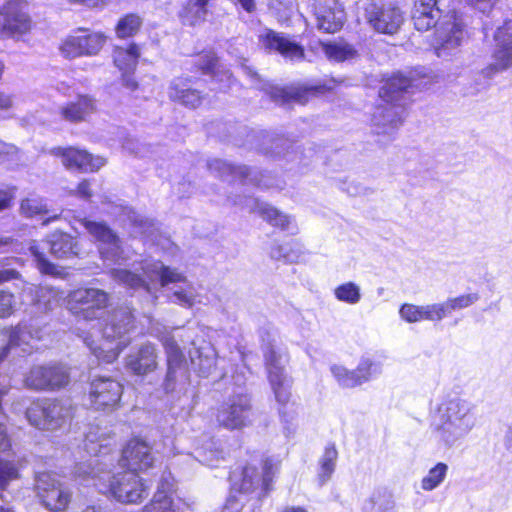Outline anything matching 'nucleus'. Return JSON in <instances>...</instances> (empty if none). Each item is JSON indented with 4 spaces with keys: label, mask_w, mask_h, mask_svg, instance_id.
I'll use <instances>...</instances> for the list:
<instances>
[{
    "label": "nucleus",
    "mask_w": 512,
    "mask_h": 512,
    "mask_svg": "<svg viewBox=\"0 0 512 512\" xmlns=\"http://www.w3.org/2000/svg\"><path fill=\"white\" fill-rule=\"evenodd\" d=\"M3 420L4 417L0 414V452L8 450L11 446L10 438Z\"/></svg>",
    "instance_id": "59"
},
{
    "label": "nucleus",
    "mask_w": 512,
    "mask_h": 512,
    "mask_svg": "<svg viewBox=\"0 0 512 512\" xmlns=\"http://www.w3.org/2000/svg\"><path fill=\"white\" fill-rule=\"evenodd\" d=\"M209 0H187L179 12L183 24L195 26L205 20Z\"/></svg>",
    "instance_id": "32"
},
{
    "label": "nucleus",
    "mask_w": 512,
    "mask_h": 512,
    "mask_svg": "<svg viewBox=\"0 0 512 512\" xmlns=\"http://www.w3.org/2000/svg\"><path fill=\"white\" fill-rule=\"evenodd\" d=\"M279 467V460L267 458L263 462V473L260 476L255 467L246 466L242 472L239 490L244 493H249L262 485L264 490L268 491L270 482L272 481L273 476L278 472Z\"/></svg>",
    "instance_id": "20"
},
{
    "label": "nucleus",
    "mask_w": 512,
    "mask_h": 512,
    "mask_svg": "<svg viewBox=\"0 0 512 512\" xmlns=\"http://www.w3.org/2000/svg\"><path fill=\"white\" fill-rule=\"evenodd\" d=\"M97 110L96 101L88 95H81L75 101L60 108L61 116L70 122L85 121Z\"/></svg>",
    "instance_id": "27"
},
{
    "label": "nucleus",
    "mask_w": 512,
    "mask_h": 512,
    "mask_svg": "<svg viewBox=\"0 0 512 512\" xmlns=\"http://www.w3.org/2000/svg\"><path fill=\"white\" fill-rule=\"evenodd\" d=\"M121 221L129 226L134 236L151 237L155 230L152 219L146 218L129 207H121Z\"/></svg>",
    "instance_id": "31"
},
{
    "label": "nucleus",
    "mask_w": 512,
    "mask_h": 512,
    "mask_svg": "<svg viewBox=\"0 0 512 512\" xmlns=\"http://www.w3.org/2000/svg\"><path fill=\"white\" fill-rule=\"evenodd\" d=\"M18 477L17 467L12 462L0 459V489H5L10 481Z\"/></svg>",
    "instance_id": "51"
},
{
    "label": "nucleus",
    "mask_w": 512,
    "mask_h": 512,
    "mask_svg": "<svg viewBox=\"0 0 512 512\" xmlns=\"http://www.w3.org/2000/svg\"><path fill=\"white\" fill-rule=\"evenodd\" d=\"M110 276L113 280L119 282L120 284H123L127 287L138 289V288H144L145 291L150 294L154 300L157 299L156 292L154 291L153 287L147 283L142 277L139 275L126 270V269H116L113 268L109 271Z\"/></svg>",
    "instance_id": "34"
},
{
    "label": "nucleus",
    "mask_w": 512,
    "mask_h": 512,
    "mask_svg": "<svg viewBox=\"0 0 512 512\" xmlns=\"http://www.w3.org/2000/svg\"><path fill=\"white\" fill-rule=\"evenodd\" d=\"M68 380V374L62 366L38 365L31 368L25 375L24 385L35 391L54 390L65 386Z\"/></svg>",
    "instance_id": "16"
},
{
    "label": "nucleus",
    "mask_w": 512,
    "mask_h": 512,
    "mask_svg": "<svg viewBox=\"0 0 512 512\" xmlns=\"http://www.w3.org/2000/svg\"><path fill=\"white\" fill-rule=\"evenodd\" d=\"M512 64V47H498L494 53V61L484 68V74L493 76L499 71L505 70Z\"/></svg>",
    "instance_id": "42"
},
{
    "label": "nucleus",
    "mask_w": 512,
    "mask_h": 512,
    "mask_svg": "<svg viewBox=\"0 0 512 512\" xmlns=\"http://www.w3.org/2000/svg\"><path fill=\"white\" fill-rule=\"evenodd\" d=\"M167 355V374L163 383L166 393L173 392L179 381L187 379V370L185 358L177 344L175 336L170 332H165L160 336Z\"/></svg>",
    "instance_id": "12"
},
{
    "label": "nucleus",
    "mask_w": 512,
    "mask_h": 512,
    "mask_svg": "<svg viewBox=\"0 0 512 512\" xmlns=\"http://www.w3.org/2000/svg\"><path fill=\"white\" fill-rule=\"evenodd\" d=\"M142 25V19L136 14H129L121 18L116 26V34L119 38L131 37L138 32Z\"/></svg>",
    "instance_id": "45"
},
{
    "label": "nucleus",
    "mask_w": 512,
    "mask_h": 512,
    "mask_svg": "<svg viewBox=\"0 0 512 512\" xmlns=\"http://www.w3.org/2000/svg\"><path fill=\"white\" fill-rule=\"evenodd\" d=\"M94 465H98L97 460L90 461L87 464H77L75 475L83 479L92 476L95 481L107 488V492L122 503H139L148 496L149 486L134 472L125 471L111 476L109 472L96 473Z\"/></svg>",
    "instance_id": "3"
},
{
    "label": "nucleus",
    "mask_w": 512,
    "mask_h": 512,
    "mask_svg": "<svg viewBox=\"0 0 512 512\" xmlns=\"http://www.w3.org/2000/svg\"><path fill=\"white\" fill-rule=\"evenodd\" d=\"M122 385L109 377H99L90 384L89 400L96 410H114L121 399Z\"/></svg>",
    "instance_id": "17"
},
{
    "label": "nucleus",
    "mask_w": 512,
    "mask_h": 512,
    "mask_svg": "<svg viewBox=\"0 0 512 512\" xmlns=\"http://www.w3.org/2000/svg\"><path fill=\"white\" fill-rule=\"evenodd\" d=\"M364 11L367 22L379 33H396L404 20L400 9L391 3L381 6L367 3Z\"/></svg>",
    "instance_id": "14"
},
{
    "label": "nucleus",
    "mask_w": 512,
    "mask_h": 512,
    "mask_svg": "<svg viewBox=\"0 0 512 512\" xmlns=\"http://www.w3.org/2000/svg\"><path fill=\"white\" fill-rule=\"evenodd\" d=\"M260 41L266 49L276 51L290 61H300L304 58L303 47L283 33L268 30L261 35Z\"/></svg>",
    "instance_id": "21"
},
{
    "label": "nucleus",
    "mask_w": 512,
    "mask_h": 512,
    "mask_svg": "<svg viewBox=\"0 0 512 512\" xmlns=\"http://www.w3.org/2000/svg\"><path fill=\"white\" fill-rule=\"evenodd\" d=\"M193 349L189 351L192 367L201 376H209L216 368L217 353L213 345L202 341L200 344L193 339Z\"/></svg>",
    "instance_id": "23"
},
{
    "label": "nucleus",
    "mask_w": 512,
    "mask_h": 512,
    "mask_svg": "<svg viewBox=\"0 0 512 512\" xmlns=\"http://www.w3.org/2000/svg\"><path fill=\"white\" fill-rule=\"evenodd\" d=\"M17 306V301L13 293L8 290L0 289V318L11 316Z\"/></svg>",
    "instance_id": "50"
},
{
    "label": "nucleus",
    "mask_w": 512,
    "mask_h": 512,
    "mask_svg": "<svg viewBox=\"0 0 512 512\" xmlns=\"http://www.w3.org/2000/svg\"><path fill=\"white\" fill-rule=\"evenodd\" d=\"M334 296L341 302L355 305L361 299V290L354 282H346L334 289Z\"/></svg>",
    "instance_id": "44"
},
{
    "label": "nucleus",
    "mask_w": 512,
    "mask_h": 512,
    "mask_svg": "<svg viewBox=\"0 0 512 512\" xmlns=\"http://www.w3.org/2000/svg\"><path fill=\"white\" fill-rule=\"evenodd\" d=\"M132 72L133 71H123V74H122V84L127 89H129L131 91H134V90H136L138 88V83L134 79Z\"/></svg>",
    "instance_id": "62"
},
{
    "label": "nucleus",
    "mask_w": 512,
    "mask_h": 512,
    "mask_svg": "<svg viewBox=\"0 0 512 512\" xmlns=\"http://www.w3.org/2000/svg\"><path fill=\"white\" fill-rule=\"evenodd\" d=\"M126 367L135 375H146L157 367L156 348L153 344L146 343L130 353L126 358Z\"/></svg>",
    "instance_id": "25"
},
{
    "label": "nucleus",
    "mask_w": 512,
    "mask_h": 512,
    "mask_svg": "<svg viewBox=\"0 0 512 512\" xmlns=\"http://www.w3.org/2000/svg\"><path fill=\"white\" fill-rule=\"evenodd\" d=\"M465 23L455 12L447 13L436 30L435 52L440 58H447L462 45L465 39Z\"/></svg>",
    "instance_id": "10"
},
{
    "label": "nucleus",
    "mask_w": 512,
    "mask_h": 512,
    "mask_svg": "<svg viewBox=\"0 0 512 512\" xmlns=\"http://www.w3.org/2000/svg\"><path fill=\"white\" fill-rule=\"evenodd\" d=\"M105 36L98 32L78 30L64 39L61 54L68 59L97 55L105 43Z\"/></svg>",
    "instance_id": "11"
},
{
    "label": "nucleus",
    "mask_w": 512,
    "mask_h": 512,
    "mask_svg": "<svg viewBox=\"0 0 512 512\" xmlns=\"http://www.w3.org/2000/svg\"><path fill=\"white\" fill-rule=\"evenodd\" d=\"M168 95L173 101H178L190 108L198 107L202 100L200 92L196 89H191L185 79L172 81L169 86Z\"/></svg>",
    "instance_id": "30"
},
{
    "label": "nucleus",
    "mask_w": 512,
    "mask_h": 512,
    "mask_svg": "<svg viewBox=\"0 0 512 512\" xmlns=\"http://www.w3.org/2000/svg\"><path fill=\"white\" fill-rule=\"evenodd\" d=\"M494 38L498 47H512V19L497 29Z\"/></svg>",
    "instance_id": "53"
},
{
    "label": "nucleus",
    "mask_w": 512,
    "mask_h": 512,
    "mask_svg": "<svg viewBox=\"0 0 512 512\" xmlns=\"http://www.w3.org/2000/svg\"><path fill=\"white\" fill-rule=\"evenodd\" d=\"M370 501L378 509H384L385 512L393 507L392 495L386 488L376 489L372 493Z\"/></svg>",
    "instance_id": "52"
},
{
    "label": "nucleus",
    "mask_w": 512,
    "mask_h": 512,
    "mask_svg": "<svg viewBox=\"0 0 512 512\" xmlns=\"http://www.w3.org/2000/svg\"><path fill=\"white\" fill-rule=\"evenodd\" d=\"M77 194L82 198L91 197L90 184L88 181H82L77 187Z\"/></svg>",
    "instance_id": "63"
},
{
    "label": "nucleus",
    "mask_w": 512,
    "mask_h": 512,
    "mask_svg": "<svg viewBox=\"0 0 512 512\" xmlns=\"http://www.w3.org/2000/svg\"><path fill=\"white\" fill-rule=\"evenodd\" d=\"M241 69L247 76H249L255 82H261L258 73L254 71L253 68L246 63V61L241 64Z\"/></svg>",
    "instance_id": "64"
},
{
    "label": "nucleus",
    "mask_w": 512,
    "mask_h": 512,
    "mask_svg": "<svg viewBox=\"0 0 512 512\" xmlns=\"http://www.w3.org/2000/svg\"><path fill=\"white\" fill-rule=\"evenodd\" d=\"M1 334L7 339V343L0 347V362L5 360L13 350L28 345V340L38 337V331H32L26 322H20L15 326L6 327Z\"/></svg>",
    "instance_id": "24"
},
{
    "label": "nucleus",
    "mask_w": 512,
    "mask_h": 512,
    "mask_svg": "<svg viewBox=\"0 0 512 512\" xmlns=\"http://www.w3.org/2000/svg\"><path fill=\"white\" fill-rule=\"evenodd\" d=\"M113 443L114 438L106 429L93 426L86 434L84 446L88 454L98 456L107 454Z\"/></svg>",
    "instance_id": "29"
},
{
    "label": "nucleus",
    "mask_w": 512,
    "mask_h": 512,
    "mask_svg": "<svg viewBox=\"0 0 512 512\" xmlns=\"http://www.w3.org/2000/svg\"><path fill=\"white\" fill-rule=\"evenodd\" d=\"M338 459V451L334 444H328L319 460L320 472L318 475L321 485L325 484L333 474Z\"/></svg>",
    "instance_id": "40"
},
{
    "label": "nucleus",
    "mask_w": 512,
    "mask_h": 512,
    "mask_svg": "<svg viewBox=\"0 0 512 512\" xmlns=\"http://www.w3.org/2000/svg\"><path fill=\"white\" fill-rule=\"evenodd\" d=\"M17 152L18 149L15 145L0 140V161L13 157Z\"/></svg>",
    "instance_id": "60"
},
{
    "label": "nucleus",
    "mask_w": 512,
    "mask_h": 512,
    "mask_svg": "<svg viewBox=\"0 0 512 512\" xmlns=\"http://www.w3.org/2000/svg\"><path fill=\"white\" fill-rule=\"evenodd\" d=\"M255 208V211L266 221L271 223L273 226L279 227L282 230H289L292 224V219L270 206L267 203L259 202L256 199H249Z\"/></svg>",
    "instance_id": "33"
},
{
    "label": "nucleus",
    "mask_w": 512,
    "mask_h": 512,
    "mask_svg": "<svg viewBox=\"0 0 512 512\" xmlns=\"http://www.w3.org/2000/svg\"><path fill=\"white\" fill-rule=\"evenodd\" d=\"M316 26L326 33H335L345 22L346 14L338 0H315Z\"/></svg>",
    "instance_id": "18"
},
{
    "label": "nucleus",
    "mask_w": 512,
    "mask_h": 512,
    "mask_svg": "<svg viewBox=\"0 0 512 512\" xmlns=\"http://www.w3.org/2000/svg\"><path fill=\"white\" fill-rule=\"evenodd\" d=\"M20 211L26 217L46 214L47 204L39 197H29L21 202Z\"/></svg>",
    "instance_id": "48"
},
{
    "label": "nucleus",
    "mask_w": 512,
    "mask_h": 512,
    "mask_svg": "<svg viewBox=\"0 0 512 512\" xmlns=\"http://www.w3.org/2000/svg\"><path fill=\"white\" fill-rule=\"evenodd\" d=\"M412 87V80L402 73L393 75L381 87L379 95L386 105L378 106L373 113L376 133L389 134L402 123L404 103L401 101Z\"/></svg>",
    "instance_id": "4"
},
{
    "label": "nucleus",
    "mask_w": 512,
    "mask_h": 512,
    "mask_svg": "<svg viewBox=\"0 0 512 512\" xmlns=\"http://www.w3.org/2000/svg\"><path fill=\"white\" fill-rule=\"evenodd\" d=\"M492 76L484 74V68L474 75L472 82L466 87L465 94L469 96L478 95L489 87V79Z\"/></svg>",
    "instance_id": "49"
},
{
    "label": "nucleus",
    "mask_w": 512,
    "mask_h": 512,
    "mask_svg": "<svg viewBox=\"0 0 512 512\" xmlns=\"http://www.w3.org/2000/svg\"><path fill=\"white\" fill-rule=\"evenodd\" d=\"M480 299L478 293H469L459 295L457 297L448 298L446 301L439 303L441 307L442 319L448 317L452 312L467 308Z\"/></svg>",
    "instance_id": "39"
},
{
    "label": "nucleus",
    "mask_w": 512,
    "mask_h": 512,
    "mask_svg": "<svg viewBox=\"0 0 512 512\" xmlns=\"http://www.w3.org/2000/svg\"><path fill=\"white\" fill-rule=\"evenodd\" d=\"M14 107V96L12 94L0 91V119H7L12 116L11 111Z\"/></svg>",
    "instance_id": "58"
},
{
    "label": "nucleus",
    "mask_w": 512,
    "mask_h": 512,
    "mask_svg": "<svg viewBox=\"0 0 512 512\" xmlns=\"http://www.w3.org/2000/svg\"><path fill=\"white\" fill-rule=\"evenodd\" d=\"M89 235L99 243V253L103 262L121 264L129 259V254L118 235L105 223L86 218L80 220Z\"/></svg>",
    "instance_id": "6"
},
{
    "label": "nucleus",
    "mask_w": 512,
    "mask_h": 512,
    "mask_svg": "<svg viewBox=\"0 0 512 512\" xmlns=\"http://www.w3.org/2000/svg\"><path fill=\"white\" fill-rule=\"evenodd\" d=\"M31 254L34 256L35 261L37 263V267L42 273L45 274H55L56 273V267L54 264L49 262L43 252L39 250V248L36 245L30 246Z\"/></svg>",
    "instance_id": "54"
},
{
    "label": "nucleus",
    "mask_w": 512,
    "mask_h": 512,
    "mask_svg": "<svg viewBox=\"0 0 512 512\" xmlns=\"http://www.w3.org/2000/svg\"><path fill=\"white\" fill-rule=\"evenodd\" d=\"M220 458V453L212 449H196L195 459L207 466H214Z\"/></svg>",
    "instance_id": "56"
},
{
    "label": "nucleus",
    "mask_w": 512,
    "mask_h": 512,
    "mask_svg": "<svg viewBox=\"0 0 512 512\" xmlns=\"http://www.w3.org/2000/svg\"><path fill=\"white\" fill-rule=\"evenodd\" d=\"M109 303V295L98 288H78L67 296L69 310L85 320L99 318Z\"/></svg>",
    "instance_id": "8"
},
{
    "label": "nucleus",
    "mask_w": 512,
    "mask_h": 512,
    "mask_svg": "<svg viewBox=\"0 0 512 512\" xmlns=\"http://www.w3.org/2000/svg\"><path fill=\"white\" fill-rule=\"evenodd\" d=\"M142 270L150 282L159 281L160 287L175 284L170 296L171 302L189 308L198 301V291L177 269L165 266L161 261L145 260Z\"/></svg>",
    "instance_id": "5"
},
{
    "label": "nucleus",
    "mask_w": 512,
    "mask_h": 512,
    "mask_svg": "<svg viewBox=\"0 0 512 512\" xmlns=\"http://www.w3.org/2000/svg\"><path fill=\"white\" fill-rule=\"evenodd\" d=\"M49 248L50 253L57 258H66L74 252V240L65 233H54L51 238L45 243Z\"/></svg>",
    "instance_id": "37"
},
{
    "label": "nucleus",
    "mask_w": 512,
    "mask_h": 512,
    "mask_svg": "<svg viewBox=\"0 0 512 512\" xmlns=\"http://www.w3.org/2000/svg\"><path fill=\"white\" fill-rule=\"evenodd\" d=\"M155 461L150 445L139 438L130 440L122 453L123 466H127L132 472L146 471Z\"/></svg>",
    "instance_id": "19"
},
{
    "label": "nucleus",
    "mask_w": 512,
    "mask_h": 512,
    "mask_svg": "<svg viewBox=\"0 0 512 512\" xmlns=\"http://www.w3.org/2000/svg\"><path fill=\"white\" fill-rule=\"evenodd\" d=\"M139 57L140 48L136 44L116 47L113 53L114 63L121 71H134Z\"/></svg>",
    "instance_id": "35"
},
{
    "label": "nucleus",
    "mask_w": 512,
    "mask_h": 512,
    "mask_svg": "<svg viewBox=\"0 0 512 512\" xmlns=\"http://www.w3.org/2000/svg\"><path fill=\"white\" fill-rule=\"evenodd\" d=\"M134 320L130 307H117L108 317L100 343L96 344L90 334H86L83 341L98 360L111 363L130 343L129 333L134 328Z\"/></svg>",
    "instance_id": "2"
},
{
    "label": "nucleus",
    "mask_w": 512,
    "mask_h": 512,
    "mask_svg": "<svg viewBox=\"0 0 512 512\" xmlns=\"http://www.w3.org/2000/svg\"><path fill=\"white\" fill-rule=\"evenodd\" d=\"M476 423L475 405L466 399L453 398L438 407L431 429L438 442L451 447L467 436Z\"/></svg>",
    "instance_id": "1"
},
{
    "label": "nucleus",
    "mask_w": 512,
    "mask_h": 512,
    "mask_svg": "<svg viewBox=\"0 0 512 512\" xmlns=\"http://www.w3.org/2000/svg\"><path fill=\"white\" fill-rule=\"evenodd\" d=\"M448 466L444 463H438L431 468L428 474L422 479L421 487L425 491H431L437 488L445 479Z\"/></svg>",
    "instance_id": "47"
},
{
    "label": "nucleus",
    "mask_w": 512,
    "mask_h": 512,
    "mask_svg": "<svg viewBox=\"0 0 512 512\" xmlns=\"http://www.w3.org/2000/svg\"><path fill=\"white\" fill-rule=\"evenodd\" d=\"M55 296V292L50 288H41L38 292V300L36 306L42 313L51 310V299Z\"/></svg>",
    "instance_id": "57"
},
{
    "label": "nucleus",
    "mask_w": 512,
    "mask_h": 512,
    "mask_svg": "<svg viewBox=\"0 0 512 512\" xmlns=\"http://www.w3.org/2000/svg\"><path fill=\"white\" fill-rule=\"evenodd\" d=\"M35 491L43 506L51 512L66 510L72 497L69 488L49 472L36 475Z\"/></svg>",
    "instance_id": "9"
},
{
    "label": "nucleus",
    "mask_w": 512,
    "mask_h": 512,
    "mask_svg": "<svg viewBox=\"0 0 512 512\" xmlns=\"http://www.w3.org/2000/svg\"><path fill=\"white\" fill-rule=\"evenodd\" d=\"M209 169L217 173L219 176L235 175L242 179H247L250 175V169L246 166H233L232 164L223 160H213L209 163Z\"/></svg>",
    "instance_id": "43"
},
{
    "label": "nucleus",
    "mask_w": 512,
    "mask_h": 512,
    "mask_svg": "<svg viewBox=\"0 0 512 512\" xmlns=\"http://www.w3.org/2000/svg\"><path fill=\"white\" fill-rule=\"evenodd\" d=\"M442 14V0H416L412 20L417 30L428 31L436 26Z\"/></svg>",
    "instance_id": "22"
},
{
    "label": "nucleus",
    "mask_w": 512,
    "mask_h": 512,
    "mask_svg": "<svg viewBox=\"0 0 512 512\" xmlns=\"http://www.w3.org/2000/svg\"><path fill=\"white\" fill-rule=\"evenodd\" d=\"M399 314L402 319L409 323H415L422 320L427 321H441V307L439 303H433L428 305H413L403 304L399 310Z\"/></svg>",
    "instance_id": "28"
},
{
    "label": "nucleus",
    "mask_w": 512,
    "mask_h": 512,
    "mask_svg": "<svg viewBox=\"0 0 512 512\" xmlns=\"http://www.w3.org/2000/svg\"><path fill=\"white\" fill-rule=\"evenodd\" d=\"M143 512H177V510L173 499L164 491H158L151 502L143 508Z\"/></svg>",
    "instance_id": "46"
},
{
    "label": "nucleus",
    "mask_w": 512,
    "mask_h": 512,
    "mask_svg": "<svg viewBox=\"0 0 512 512\" xmlns=\"http://www.w3.org/2000/svg\"><path fill=\"white\" fill-rule=\"evenodd\" d=\"M251 404L246 395H237L226 401L216 414L217 423L229 430L241 429L250 422Z\"/></svg>",
    "instance_id": "15"
},
{
    "label": "nucleus",
    "mask_w": 512,
    "mask_h": 512,
    "mask_svg": "<svg viewBox=\"0 0 512 512\" xmlns=\"http://www.w3.org/2000/svg\"><path fill=\"white\" fill-rule=\"evenodd\" d=\"M323 51L329 60L335 62L352 60L358 56L357 50L346 42L323 44Z\"/></svg>",
    "instance_id": "38"
},
{
    "label": "nucleus",
    "mask_w": 512,
    "mask_h": 512,
    "mask_svg": "<svg viewBox=\"0 0 512 512\" xmlns=\"http://www.w3.org/2000/svg\"><path fill=\"white\" fill-rule=\"evenodd\" d=\"M331 372L339 385L345 388H353L368 381V377L364 374H359L355 370H347L345 367L339 365L332 366Z\"/></svg>",
    "instance_id": "41"
},
{
    "label": "nucleus",
    "mask_w": 512,
    "mask_h": 512,
    "mask_svg": "<svg viewBox=\"0 0 512 512\" xmlns=\"http://www.w3.org/2000/svg\"><path fill=\"white\" fill-rule=\"evenodd\" d=\"M381 365L379 363L371 361L369 358H362L355 369L359 374H364L368 377V381L376 375L381 373Z\"/></svg>",
    "instance_id": "55"
},
{
    "label": "nucleus",
    "mask_w": 512,
    "mask_h": 512,
    "mask_svg": "<svg viewBox=\"0 0 512 512\" xmlns=\"http://www.w3.org/2000/svg\"><path fill=\"white\" fill-rule=\"evenodd\" d=\"M268 379L275 394L276 400L285 404L290 397V380L284 373L285 355L275 346L265 352Z\"/></svg>",
    "instance_id": "13"
},
{
    "label": "nucleus",
    "mask_w": 512,
    "mask_h": 512,
    "mask_svg": "<svg viewBox=\"0 0 512 512\" xmlns=\"http://www.w3.org/2000/svg\"><path fill=\"white\" fill-rule=\"evenodd\" d=\"M71 417V405L61 401L33 402L26 410L29 423L43 430H56L65 425Z\"/></svg>",
    "instance_id": "7"
},
{
    "label": "nucleus",
    "mask_w": 512,
    "mask_h": 512,
    "mask_svg": "<svg viewBox=\"0 0 512 512\" xmlns=\"http://www.w3.org/2000/svg\"><path fill=\"white\" fill-rule=\"evenodd\" d=\"M496 0H470V4L482 13H488L492 10Z\"/></svg>",
    "instance_id": "61"
},
{
    "label": "nucleus",
    "mask_w": 512,
    "mask_h": 512,
    "mask_svg": "<svg viewBox=\"0 0 512 512\" xmlns=\"http://www.w3.org/2000/svg\"><path fill=\"white\" fill-rule=\"evenodd\" d=\"M62 162L69 169H78L83 172L97 171L106 163L103 157L93 156L85 150L76 148L65 149L62 154Z\"/></svg>",
    "instance_id": "26"
},
{
    "label": "nucleus",
    "mask_w": 512,
    "mask_h": 512,
    "mask_svg": "<svg viewBox=\"0 0 512 512\" xmlns=\"http://www.w3.org/2000/svg\"><path fill=\"white\" fill-rule=\"evenodd\" d=\"M302 253L303 247L296 240L285 243L275 242L270 249V257L272 259L290 263L298 261Z\"/></svg>",
    "instance_id": "36"
}]
</instances>
